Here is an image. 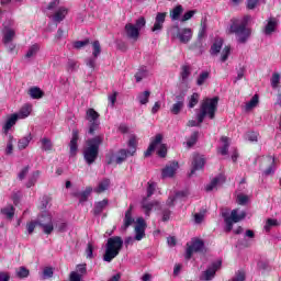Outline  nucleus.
Returning a JSON list of instances; mask_svg holds the SVG:
<instances>
[{
  "mask_svg": "<svg viewBox=\"0 0 281 281\" xmlns=\"http://www.w3.org/2000/svg\"><path fill=\"white\" fill-rule=\"evenodd\" d=\"M251 21V16L245 15L241 20L235 19L232 21L229 29L231 34H235L238 43H247L249 36H251V29L247 27V23Z\"/></svg>",
  "mask_w": 281,
  "mask_h": 281,
  "instance_id": "1",
  "label": "nucleus"
},
{
  "mask_svg": "<svg viewBox=\"0 0 281 281\" xmlns=\"http://www.w3.org/2000/svg\"><path fill=\"white\" fill-rule=\"evenodd\" d=\"M103 143L104 135L94 136L86 142V147L83 148V159L88 166L95 164L98 155H100V146H102Z\"/></svg>",
  "mask_w": 281,
  "mask_h": 281,
  "instance_id": "2",
  "label": "nucleus"
},
{
  "mask_svg": "<svg viewBox=\"0 0 281 281\" xmlns=\"http://www.w3.org/2000/svg\"><path fill=\"white\" fill-rule=\"evenodd\" d=\"M124 247V240L120 236L110 237L105 244V254L103 255L104 262H111L120 256V251Z\"/></svg>",
  "mask_w": 281,
  "mask_h": 281,
  "instance_id": "3",
  "label": "nucleus"
},
{
  "mask_svg": "<svg viewBox=\"0 0 281 281\" xmlns=\"http://www.w3.org/2000/svg\"><path fill=\"white\" fill-rule=\"evenodd\" d=\"M218 109V97H214L213 99H205L200 108V113L198 114L199 124H203V120H205L206 115L210 120H214L216 115V110Z\"/></svg>",
  "mask_w": 281,
  "mask_h": 281,
  "instance_id": "4",
  "label": "nucleus"
},
{
  "mask_svg": "<svg viewBox=\"0 0 281 281\" xmlns=\"http://www.w3.org/2000/svg\"><path fill=\"white\" fill-rule=\"evenodd\" d=\"M146 27V18L139 16L135 23H126L124 27V34L128 41L137 43L139 41V32Z\"/></svg>",
  "mask_w": 281,
  "mask_h": 281,
  "instance_id": "5",
  "label": "nucleus"
},
{
  "mask_svg": "<svg viewBox=\"0 0 281 281\" xmlns=\"http://www.w3.org/2000/svg\"><path fill=\"white\" fill-rule=\"evenodd\" d=\"M222 216L224 218V223H225V232L227 234H229V232H232V229H234V223H240V221H244V218L247 216V213H245V211H241L238 214V209H235L229 213L225 212L222 213Z\"/></svg>",
  "mask_w": 281,
  "mask_h": 281,
  "instance_id": "6",
  "label": "nucleus"
},
{
  "mask_svg": "<svg viewBox=\"0 0 281 281\" xmlns=\"http://www.w3.org/2000/svg\"><path fill=\"white\" fill-rule=\"evenodd\" d=\"M36 224L42 227L44 234H52L54 232V223L52 222V215H42L36 223L31 222L27 224L29 234H33L36 228Z\"/></svg>",
  "mask_w": 281,
  "mask_h": 281,
  "instance_id": "7",
  "label": "nucleus"
},
{
  "mask_svg": "<svg viewBox=\"0 0 281 281\" xmlns=\"http://www.w3.org/2000/svg\"><path fill=\"white\" fill-rule=\"evenodd\" d=\"M162 139H164V136L161 134H157L155 139L151 140L147 150L145 151V157H150L155 148H157L159 145H160L158 149L159 157H166V155L168 154V147H166V144H161Z\"/></svg>",
  "mask_w": 281,
  "mask_h": 281,
  "instance_id": "8",
  "label": "nucleus"
},
{
  "mask_svg": "<svg viewBox=\"0 0 281 281\" xmlns=\"http://www.w3.org/2000/svg\"><path fill=\"white\" fill-rule=\"evenodd\" d=\"M171 35L184 45L192 41V29H180L179 25L171 27Z\"/></svg>",
  "mask_w": 281,
  "mask_h": 281,
  "instance_id": "9",
  "label": "nucleus"
},
{
  "mask_svg": "<svg viewBox=\"0 0 281 281\" xmlns=\"http://www.w3.org/2000/svg\"><path fill=\"white\" fill-rule=\"evenodd\" d=\"M222 265H223V261L221 260L213 262L205 271L202 272V274L200 276V280L202 281L214 280V277L216 276V272L218 271V269H221Z\"/></svg>",
  "mask_w": 281,
  "mask_h": 281,
  "instance_id": "10",
  "label": "nucleus"
},
{
  "mask_svg": "<svg viewBox=\"0 0 281 281\" xmlns=\"http://www.w3.org/2000/svg\"><path fill=\"white\" fill-rule=\"evenodd\" d=\"M166 16H168V13H166V12H158L156 14L155 22L151 27V32L159 34V32H161V30H164V24L166 23Z\"/></svg>",
  "mask_w": 281,
  "mask_h": 281,
  "instance_id": "11",
  "label": "nucleus"
},
{
  "mask_svg": "<svg viewBox=\"0 0 281 281\" xmlns=\"http://www.w3.org/2000/svg\"><path fill=\"white\" fill-rule=\"evenodd\" d=\"M205 246V244L203 243V240L201 239H194L192 243H191V246H189L187 248V252H186V259L187 260H190V258H192V255L194 252H198V251H203V247Z\"/></svg>",
  "mask_w": 281,
  "mask_h": 281,
  "instance_id": "12",
  "label": "nucleus"
},
{
  "mask_svg": "<svg viewBox=\"0 0 281 281\" xmlns=\"http://www.w3.org/2000/svg\"><path fill=\"white\" fill-rule=\"evenodd\" d=\"M136 223L134 228L135 240H142L146 236V221H144V217H138Z\"/></svg>",
  "mask_w": 281,
  "mask_h": 281,
  "instance_id": "13",
  "label": "nucleus"
},
{
  "mask_svg": "<svg viewBox=\"0 0 281 281\" xmlns=\"http://www.w3.org/2000/svg\"><path fill=\"white\" fill-rule=\"evenodd\" d=\"M184 105H186V94L180 93L176 95V103L172 104L170 111L173 115H179L181 111H183Z\"/></svg>",
  "mask_w": 281,
  "mask_h": 281,
  "instance_id": "14",
  "label": "nucleus"
},
{
  "mask_svg": "<svg viewBox=\"0 0 281 281\" xmlns=\"http://www.w3.org/2000/svg\"><path fill=\"white\" fill-rule=\"evenodd\" d=\"M204 167H205V157L203 155L194 154L190 177H192V175H194L196 170H203Z\"/></svg>",
  "mask_w": 281,
  "mask_h": 281,
  "instance_id": "15",
  "label": "nucleus"
},
{
  "mask_svg": "<svg viewBox=\"0 0 281 281\" xmlns=\"http://www.w3.org/2000/svg\"><path fill=\"white\" fill-rule=\"evenodd\" d=\"M207 27L205 26V23L201 22V27L198 34V42L191 46V49H198L199 54H203V43L201 41L205 36Z\"/></svg>",
  "mask_w": 281,
  "mask_h": 281,
  "instance_id": "16",
  "label": "nucleus"
},
{
  "mask_svg": "<svg viewBox=\"0 0 281 281\" xmlns=\"http://www.w3.org/2000/svg\"><path fill=\"white\" fill-rule=\"evenodd\" d=\"M135 223V218L133 217V205L125 212V217L123 220V225L121 226V232H126L131 225Z\"/></svg>",
  "mask_w": 281,
  "mask_h": 281,
  "instance_id": "17",
  "label": "nucleus"
},
{
  "mask_svg": "<svg viewBox=\"0 0 281 281\" xmlns=\"http://www.w3.org/2000/svg\"><path fill=\"white\" fill-rule=\"evenodd\" d=\"M225 181H226L225 175L220 173L211 181V183L206 186L205 188L206 192H212V190H216L218 186H223Z\"/></svg>",
  "mask_w": 281,
  "mask_h": 281,
  "instance_id": "18",
  "label": "nucleus"
},
{
  "mask_svg": "<svg viewBox=\"0 0 281 281\" xmlns=\"http://www.w3.org/2000/svg\"><path fill=\"white\" fill-rule=\"evenodd\" d=\"M177 170H179V162L173 161L170 165H167L162 169V179H168V178L175 177Z\"/></svg>",
  "mask_w": 281,
  "mask_h": 281,
  "instance_id": "19",
  "label": "nucleus"
},
{
  "mask_svg": "<svg viewBox=\"0 0 281 281\" xmlns=\"http://www.w3.org/2000/svg\"><path fill=\"white\" fill-rule=\"evenodd\" d=\"M78 130L72 131V137L69 143V148H70V157H76V154L78 153Z\"/></svg>",
  "mask_w": 281,
  "mask_h": 281,
  "instance_id": "20",
  "label": "nucleus"
},
{
  "mask_svg": "<svg viewBox=\"0 0 281 281\" xmlns=\"http://www.w3.org/2000/svg\"><path fill=\"white\" fill-rule=\"evenodd\" d=\"M15 36H16V31L10 27H4L2 43L4 45H9L14 41Z\"/></svg>",
  "mask_w": 281,
  "mask_h": 281,
  "instance_id": "21",
  "label": "nucleus"
},
{
  "mask_svg": "<svg viewBox=\"0 0 281 281\" xmlns=\"http://www.w3.org/2000/svg\"><path fill=\"white\" fill-rule=\"evenodd\" d=\"M67 14H69V9L65 7H59L53 15V21L55 23H60L61 21H65Z\"/></svg>",
  "mask_w": 281,
  "mask_h": 281,
  "instance_id": "22",
  "label": "nucleus"
},
{
  "mask_svg": "<svg viewBox=\"0 0 281 281\" xmlns=\"http://www.w3.org/2000/svg\"><path fill=\"white\" fill-rule=\"evenodd\" d=\"M278 27V19L276 18H270L268 20L267 25L263 29V34H266V36H271L272 32H276V29Z\"/></svg>",
  "mask_w": 281,
  "mask_h": 281,
  "instance_id": "23",
  "label": "nucleus"
},
{
  "mask_svg": "<svg viewBox=\"0 0 281 281\" xmlns=\"http://www.w3.org/2000/svg\"><path fill=\"white\" fill-rule=\"evenodd\" d=\"M186 196H188V192H186V191H178V192H176L175 195H169V198L167 200L168 207L175 206L176 201H179V199H186Z\"/></svg>",
  "mask_w": 281,
  "mask_h": 281,
  "instance_id": "24",
  "label": "nucleus"
},
{
  "mask_svg": "<svg viewBox=\"0 0 281 281\" xmlns=\"http://www.w3.org/2000/svg\"><path fill=\"white\" fill-rule=\"evenodd\" d=\"M223 48V38L217 37L213 45L211 46V55L216 56L221 53V49Z\"/></svg>",
  "mask_w": 281,
  "mask_h": 281,
  "instance_id": "25",
  "label": "nucleus"
},
{
  "mask_svg": "<svg viewBox=\"0 0 281 281\" xmlns=\"http://www.w3.org/2000/svg\"><path fill=\"white\" fill-rule=\"evenodd\" d=\"M19 120V114H12L5 122L3 126L4 134L8 135V132L14 124H16V121Z\"/></svg>",
  "mask_w": 281,
  "mask_h": 281,
  "instance_id": "26",
  "label": "nucleus"
},
{
  "mask_svg": "<svg viewBox=\"0 0 281 281\" xmlns=\"http://www.w3.org/2000/svg\"><path fill=\"white\" fill-rule=\"evenodd\" d=\"M266 164H269V167L267 168V170L263 171V175L266 177H269V175H273L274 172V165H276V158L268 156L265 158Z\"/></svg>",
  "mask_w": 281,
  "mask_h": 281,
  "instance_id": "27",
  "label": "nucleus"
},
{
  "mask_svg": "<svg viewBox=\"0 0 281 281\" xmlns=\"http://www.w3.org/2000/svg\"><path fill=\"white\" fill-rule=\"evenodd\" d=\"M106 205H109L108 199L97 202L94 204L93 214L95 216H98L99 214H102V212L104 211V207H106Z\"/></svg>",
  "mask_w": 281,
  "mask_h": 281,
  "instance_id": "28",
  "label": "nucleus"
},
{
  "mask_svg": "<svg viewBox=\"0 0 281 281\" xmlns=\"http://www.w3.org/2000/svg\"><path fill=\"white\" fill-rule=\"evenodd\" d=\"M100 113H98L93 108H90L86 112V120L88 122H99Z\"/></svg>",
  "mask_w": 281,
  "mask_h": 281,
  "instance_id": "29",
  "label": "nucleus"
},
{
  "mask_svg": "<svg viewBox=\"0 0 281 281\" xmlns=\"http://www.w3.org/2000/svg\"><path fill=\"white\" fill-rule=\"evenodd\" d=\"M1 214L5 216L9 221H12L14 218V206L12 204H9L1 209Z\"/></svg>",
  "mask_w": 281,
  "mask_h": 281,
  "instance_id": "30",
  "label": "nucleus"
},
{
  "mask_svg": "<svg viewBox=\"0 0 281 281\" xmlns=\"http://www.w3.org/2000/svg\"><path fill=\"white\" fill-rule=\"evenodd\" d=\"M30 142H32V134H27L23 138H21L18 143L19 150H25L27 146H30Z\"/></svg>",
  "mask_w": 281,
  "mask_h": 281,
  "instance_id": "31",
  "label": "nucleus"
},
{
  "mask_svg": "<svg viewBox=\"0 0 281 281\" xmlns=\"http://www.w3.org/2000/svg\"><path fill=\"white\" fill-rule=\"evenodd\" d=\"M29 95H31V98L33 100H41V98H43L44 93H43V90H41V88L33 87L29 90Z\"/></svg>",
  "mask_w": 281,
  "mask_h": 281,
  "instance_id": "32",
  "label": "nucleus"
},
{
  "mask_svg": "<svg viewBox=\"0 0 281 281\" xmlns=\"http://www.w3.org/2000/svg\"><path fill=\"white\" fill-rule=\"evenodd\" d=\"M128 155L131 157H133V155H135L136 150H137V137L136 136H131L130 140H128Z\"/></svg>",
  "mask_w": 281,
  "mask_h": 281,
  "instance_id": "33",
  "label": "nucleus"
},
{
  "mask_svg": "<svg viewBox=\"0 0 281 281\" xmlns=\"http://www.w3.org/2000/svg\"><path fill=\"white\" fill-rule=\"evenodd\" d=\"M183 14V7L178 4L171 12L170 18L172 21H179V18Z\"/></svg>",
  "mask_w": 281,
  "mask_h": 281,
  "instance_id": "34",
  "label": "nucleus"
},
{
  "mask_svg": "<svg viewBox=\"0 0 281 281\" xmlns=\"http://www.w3.org/2000/svg\"><path fill=\"white\" fill-rule=\"evenodd\" d=\"M41 148L42 150H44L45 153H49V150H52L54 148V144H52V139L44 137L41 139Z\"/></svg>",
  "mask_w": 281,
  "mask_h": 281,
  "instance_id": "35",
  "label": "nucleus"
},
{
  "mask_svg": "<svg viewBox=\"0 0 281 281\" xmlns=\"http://www.w3.org/2000/svg\"><path fill=\"white\" fill-rule=\"evenodd\" d=\"M14 151V136L12 134H9L8 142H7V148L4 150L5 155H12Z\"/></svg>",
  "mask_w": 281,
  "mask_h": 281,
  "instance_id": "36",
  "label": "nucleus"
},
{
  "mask_svg": "<svg viewBox=\"0 0 281 281\" xmlns=\"http://www.w3.org/2000/svg\"><path fill=\"white\" fill-rule=\"evenodd\" d=\"M31 113H32V105L26 104L22 106V109L18 114V117H20L21 120H25V117H29Z\"/></svg>",
  "mask_w": 281,
  "mask_h": 281,
  "instance_id": "37",
  "label": "nucleus"
},
{
  "mask_svg": "<svg viewBox=\"0 0 281 281\" xmlns=\"http://www.w3.org/2000/svg\"><path fill=\"white\" fill-rule=\"evenodd\" d=\"M41 177V171H34L26 182V188H32L33 186H36V181H38V178Z\"/></svg>",
  "mask_w": 281,
  "mask_h": 281,
  "instance_id": "38",
  "label": "nucleus"
},
{
  "mask_svg": "<svg viewBox=\"0 0 281 281\" xmlns=\"http://www.w3.org/2000/svg\"><path fill=\"white\" fill-rule=\"evenodd\" d=\"M109 186H111V180L103 179L95 189V192H98V194H101V192H105V190H109Z\"/></svg>",
  "mask_w": 281,
  "mask_h": 281,
  "instance_id": "39",
  "label": "nucleus"
},
{
  "mask_svg": "<svg viewBox=\"0 0 281 281\" xmlns=\"http://www.w3.org/2000/svg\"><path fill=\"white\" fill-rule=\"evenodd\" d=\"M155 205H158V202L147 203L146 199L143 200V210L146 216H150V212L153 211V207H155Z\"/></svg>",
  "mask_w": 281,
  "mask_h": 281,
  "instance_id": "40",
  "label": "nucleus"
},
{
  "mask_svg": "<svg viewBox=\"0 0 281 281\" xmlns=\"http://www.w3.org/2000/svg\"><path fill=\"white\" fill-rule=\"evenodd\" d=\"M221 142H223L224 146L220 148V154L227 155L229 150V138L227 136H222Z\"/></svg>",
  "mask_w": 281,
  "mask_h": 281,
  "instance_id": "41",
  "label": "nucleus"
},
{
  "mask_svg": "<svg viewBox=\"0 0 281 281\" xmlns=\"http://www.w3.org/2000/svg\"><path fill=\"white\" fill-rule=\"evenodd\" d=\"M149 98H150V91H148V90L140 92L137 95V100H138L139 104H148Z\"/></svg>",
  "mask_w": 281,
  "mask_h": 281,
  "instance_id": "42",
  "label": "nucleus"
},
{
  "mask_svg": "<svg viewBox=\"0 0 281 281\" xmlns=\"http://www.w3.org/2000/svg\"><path fill=\"white\" fill-rule=\"evenodd\" d=\"M258 102H259V97L258 94H255L250 99V101L246 103V111H251V109H256V106H258Z\"/></svg>",
  "mask_w": 281,
  "mask_h": 281,
  "instance_id": "43",
  "label": "nucleus"
},
{
  "mask_svg": "<svg viewBox=\"0 0 281 281\" xmlns=\"http://www.w3.org/2000/svg\"><path fill=\"white\" fill-rule=\"evenodd\" d=\"M280 222H278V220L274 218H268L266 221V225L263 226V229H266V232H271V227H279Z\"/></svg>",
  "mask_w": 281,
  "mask_h": 281,
  "instance_id": "44",
  "label": "nucleus"
},
{
  "mask_svg": "<svg viewBox=\"0 0 281 281\" xmlns=\"http://www.w3.org/2000/svg\"><path fill=\"white\" fill-rule=\"evenodd\" d=\"M199 93L194 92L191 97H189L188 108L194 109L199 104Z\"/></svg>",
  "mask_w": 281,
  "mask_h": 281,
  "instance_id": "45",
  "label": "nucleus"
},
{
  "mask_svg": "<svg viewBox=\"0 0 281 281\" xmlns=\"http://www.w3.org/2000/svg\"><path fill=\"white\" fill-rule=\"evenodd\" d=\"M38 49H41V46L38 44H33L26 52L25 58H32L33 56H36V54H38Z\"/></svg>",
  "mask_w": 281,
  "mask_h": 281,
  "instance_id": "46",
  "label": "nucleus"
},
{
  "mask_svg": "<svg viewBox=\"0 0 281 281\" xmlns=\"http://www.w3.org/2000/svg\"><path fill=\"white\" fill-rule=\"evenodd\" d=\"M210 78V72L209 71H203L199 75L196 79V85L198 87H202V85H205V81Z\"/></svg>",
  "mask_w": 281,
  "mask_h": 281,
  "instance_id": "47",
  "label": "nucleus"
},
{
  "mask_svg": "<svg viewBox=\"0 0 281 281\" xmlns=\"http://www.w3.org/2000/svg\"><path fill=\"white\" fill-rule=\"evenodd\" d=\"M92 57L98 58V56H100V54H102V46H100V41H94L92 43Z\"/></svg>",
  "mask_w": 281,
  "mask_h": 281,
  "instance_id": "48",
  "label": "nucleus"
},
{
  "mask_svg": "<svg viewBox=\"0 0 281 281\" xmlns=\"http://www.w3.org/2000/svg\"><path fill=\"white\" fill-rule=\"evenodd\" d=\"M91 194V188H87L83 192L77 194L79 199V203H85L89 199V195Z\"/></svg>",
  "mask_w": 281,
  "mask_h": 281,
  "instance_id": "49",
  "label": "nucleus"
},
{
  "mask_svg": "<svg viewBox=\"0 0 281 281\" xmlns=\"http://www.w3.org/2000/svg\"><path fill=\"white\" fill-rule=\"evenodd\" d=\"M199 142V132H193L190 138L187 140L188 148H192Z\"/></svg>",
  "mask_w": 281,
  "mask_h": 281,
  "instance_id": "50",
  "label": "nucleus"
},
{
  "mask_svg": "<svg viewBox=\"0 0 281 281\" xmlns=\"http://www.w3.org/2000/svg\"><path fill=\"white\" fill-rule=\"evenodd\" d=\"M128 150L126 149H121L119 151V156L116 157V164H123V161H126V158L128 157Z\"/></svg>",
  "mask_w": 281,
  "mask_h": 281,
  "instance_id": "51",
  "label": "nucleus"
},
{
  "mask_svg": "<svg viewBox=\"0 0 281 281\" xmlns=\"http://www.w3.org/2000/svg\"><path fill=\"white\" fill-rule=\"evenodd\" d=\"M180 76H181L182 82H188V78H190V67L182 66Z\"/></svg>",
  "mask_w": 281,
  "mask_h": 281,
  "instance_id": "52",
  "label": "nucleus"
},
{
  "mask_svg": "<svg viewBox=\"0 0 281 281\" xmlns=\"http://www.w3.org/2000/svg\"><path fill=\"white\" fill-rule=\"evenodd\" d=\"M144 78H148V70L140 69L139 71L136 72L135 75L136 82H142Z\"/></svg>",
  "mask_w": 281,
  "mask_h": 281,
  "instance_id": "53",
  "label": "nucleus"
},
{
  "mask_svg": "<svg viewBox=\"0 0 281 281\" xmlns=\"http://www.w3.org/2000/svg\"><path fill=\"white\" fill-rule=\"evenodd\" d=\"M100 128V121H93V122H90V125H89V135H95V131H98Z\"/></svg>",
  "mask_w": 281,
  "mask_h": 281,
  "instance_id": "54",
  "label": "nucleus"
},
{
  "mask_svg": "<svg viewBox=\"0 0 281 281\" xmlns=\"http://www.w3.org/2000/svg\"><path fill=\"white\" fill-rule=\"evenodd\" d=\"M16 276L18 278H27L30 276V270L25 267H20L18 270H16Z\"/></svg>",
  "mask_w": 281,
  "mask_h": 281,
  "instance_id": "55",
  "label": "nucleus"
},
{
  "mask_svg": "<svg viewBox=\"0 0 281 281\" xmlns=\"http://www.w3.org/2000/svg\"><path fill=\"white\" fill-rule=\"evenodd\" d=\"M43 280H47L49 278H54V268H44L43 273H42Z\"/></svg>",
  "mask_w": 281,
  "mask_h": 281,
  "instance_id": "56",
  "label": "nucleus"
},
{
  "mask_svg": "<svg viewBox=\"0 0 281 281\" xmlns=\"http://www.w3.org/2000/svg\"><path fill=\"white\" fill-rule=\"evenodd\" d=\"M278 85H280V74L273 72L271 77L272 89H278Z\"/></svg>",
  "mask_w": 281,
  "mask_h": 281,
  "instance_id": "57",
  "label": "nucleus"
},
{
  "mask_svg": "<svg viewBox=\"0 0 281 281\" xmlns=\"http://www.w3.org/2000/svg\"><path fill=\"white\" fill-rule=\"evenodd\" d=\"M95 63H98V57H89L86 59L87 67H89L92 71L95 70Z\"/></svg>",
  "mask_w": 281,
  "mask_h": 281,
  "instance_id": "58",
  "label": "nucleus"
},
{
  "mask_svg": "<svg viewBox=\"0 0 281 281\" xmlns=\"http://www.w3.org/2000/svg\"><path fill=\"white\" fill-rule=\"evenodd\" d=\"M231 52H232V48L229 46L224 47V49L222 50V57H221L222 63H225L227 58H229Z\"/></svg>",
  "mask_w": 281,
  "mask_h": 281,
  "instance_id": "59",
  "label": "nucleus"
},
{
  "mask_svg": "<svg viewBox=\"0 0 281 281\" xmlns=\"http://www.w3.org/2000/svg\"><path fill=\"white\" fill-rule=\"evenodd\" d=\"M147 186V199H150V196L155 194V189L157 188V184L155 182H148Z\"/></svg>",
  "mask_w": 281,
  "mask_h": 281,
  "instance_id": "60",
  "label": "nucleus"
},
{
  "mask_svg": "<svg viewBox=\"0 0 281 281\" xmlns=\"http://www.w3.org/2000/svg\"><path fill=\"white\" fill-rule=\"evenodd\" d=\"M196 13V10H190L188 12H186L183 14V16L181 18V22L186 23V21H190V19H192V16H194Z\"/></svg>",
  "mask_w": 281,
  "mask_h": 281,
  "instance_id": "61",
  "label": "nucleus"
},
{
  "mask_svg": "<svg viewBox=\"0 0 281 281\" xmlns=\"http://www.w3.org/2000/svg\"><path fill=\"white\" fill-rule=\"evenodd\" d=\"M76 273H79V276H87V263L77 265V271Z\"/></svg>",
  "mask_w": 281,
  "mask_h": 281,
  "instance_id": "62",
  "label": "nucleus"
},
{
  "mask_svg": "<svg viewBox=\"0 0 281 281\" xmlns=\"http://www.w3.org/2000/svg\"><path fill=\"white\" fill-rule=\"evenodd\" d=\"M86 256L90 260L93 258V244L88 243L87 248H86Z\"/></svg>",
  "mask_w": 281,
  "mask_h": 281,
  "instance_id": "63",
  "label": "nucleus"
},
{
  "mask_svg": "<svg viewBox=\"0 0 281 281\" xmlns=\"http://www.w3.org/2000/svg\"><path fill=\"white\" fill-rule=\"evenodd\" d=\"M70 281H82V276L76 271L70 272Z\"/></svg>",
  "mask_w": 281,
  "mask_h": 281,
  "instance_id": "64",
  "label": "nucleus"
}]
</instances>
